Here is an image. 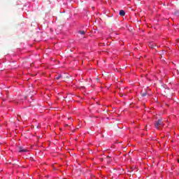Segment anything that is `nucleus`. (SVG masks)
<instances>
[{
	"instance_id": "f257e3e1",
	"label": "nucleus",
	"mask_w": 179,
	"mask_h": 179,
	"mask_svg": "<svg viewBox=\"0 0 179 179\" xmlns=\"http://www.w3.org/2000/svg\"><path fill=\"white\" fill-rule=\"evenodd\" d=\"M164 123L163 122V119H159L158 120L155 121V127L157 129H160L162 127H164Z\"/></svg>"
},
{
	"instance_id": "f03ea898",
	"label": "nucleus",
	"mask_w": 179,
	"mask_h": 179,
	"mask_svg": "<svg viewBox=\"0 0 179 179\" xmlns=\"http://www.w3.org/2000/svg\"><path fill=\"white\" fill-rule=\"evenodd\" d=\"M27 152H29V150H27V149H24V148H23V147H20L19 148V152L20 153H26Z\"/></svg>"
},
{
	"instance_id": "7ed1b4c3",
	"label": "nucleus",
	"mask_w": 179,
	"mask_h": 179,
	"mask_svg": "<svg viewBox=\"0 0 179 179\" xmlns=\"http://www.w3.org/2000/svg\"><path fill=\"white\" fill-rule=\"evenodd\" d=\"M119 14L120 16H124L125 15V11L124 10H120Z\"/></svg>"
},
{
	"instance_id": "20e7f679",
	"label": "nucleus",
	"mask_w": 179,
	"mask_h": 179,
	"mask_svg": "<svg viewBox=\"0 0 179 179\" xmlns=\"http://www.w3.org/2000/svg\"><path fill=\"white\" fill-rule=\"evenodd\" d=\"M174 15L175 16H177L178 17H179V10L175 11Z\"/></svg>"
},
{
	"instance_id": "39448f33",
	"label": "nucleus",
	"mask_w": 179,
	"mask_h": 179,
	"mask_svg": "<svg viewBox=\"0 0 179 179\" xmlns=\"http://www.w3.org/2000/svg\"><path fill=\"white\" fill-rule=\"evenodd\" d=\"M147 95H148V93H147V92H143V93H141L142 97H146Z\"/></svg>"
},
{
	"instance_id": "423d86ee",
	"label": "nucleus",
	"mask_w": 179,
	"mask_h": 179,
	"mask_svg": "<svg viewBox=\"0 0 179 179\" xmlns=\"http://www.w3.org/2000/svg\"><path fill=\"white\" fill-rule=\"evenodd\" d=\"M61 78H62V76L59 75V76H57L55 78V79H57V80H59V79H61Z\"/></svg>"
},
{
	"instance_id": "0eeeda50",
	"label": "nucleus",
	"mask_w": 179,
	"mask_h": 179,
	"mask_svg": "<svg viewBox=\"0 0 179 179\" xmlns=\"http://www.w3.org/2000/svg\"><path fill=\"white\" fill-rule=\"evenodd\" d=\"M78 33L80 34H82V35H83V34H85V31H78Z\"/></svg>"
},
{
	"instance_id": "6e6552de",
	"label": "nucleus",
	"mask_w": 179,
	"mask_h": 179,
	"mask_svg": "<svg viewBox=\"0 0 179 179\" xmlns=\"http://www.w3.org/2000/svg\"><path fill=\"white\" fill-rule=\"evenodd\" d=\"M64 127H68V124H64Z\"/></svg>"
},
{
	"instance_id": "1a4fd4ad",
	"label": "nucleus",
	"mask_w": 179,
	"mask_h": 179,
	"mask_svg": "<svg viewBox=\"0 0 179 179\" xmlns=\"http://www.w3.org/2000/svg\"><path fill=\"white\" fill-rule=\"evenodd\" d=\"M178 163H179V160H178Z\"/></svg>"
}]
</instances>
